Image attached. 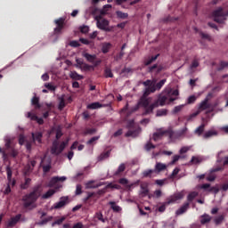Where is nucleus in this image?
Returning <instances> with one entry per match:
<instances>
[{"instance_id":"a211bd4d","label":"nucleus","mask_w":228,"mask_h":228,"mask_svg":"<svg viewBox=\"0 0 228 228\" xmlns=\"http://www.w3.org/2000/svg\"><path fill=\"white\" fill-rule=\"evenodd\" d=\"M63 181H67V177L65 176H53L51 181H50V183L52 185H54L56 184L57 183H63Z\"/></svg>"},{"instance_id":"5701e85b","label":"nucleus","mask_w":228,"mask_h":228,"mask_svg":"<svg viewBox=\"0 0 228 228\" xmlns=\"http://www.w3.org/2000/svg\"><path fill=\"white\" fill-rule=\"evenodd\" d=\"M118 183H119V184H122L123 186H126V188H128L129 190H131V188H133V186H134V183L129 184V180H127L126 178L119 179Z\"/></svg>"},{"instance_id":"1a4fd4ad","label":"nucleus","mask_w":228,"mask_h":228,"mask_svg":"<svg viewBox=\"0 0 228 228\" xmlns=\"http://www.w3.org/2000/svg\"><path fill=\"white\" fill-rule=\"evenodd\" d=\"M22 218V214H18L13 217H11L10 220L7 222V227L12 228L15 227L19 222H20V219Z\"/></svg>"},{"instance_id":"6ab92c4d","label":"nucleus","mask_w":228,"mask_h":228,"mask_svg":"<svg viewBox=\"0 0 228 228\" xmlns=\"http://www.w3.org/2000/svg\"><path fill=\"white\" fill-rule=\"evenodd\" d=\"M205 129H206V124L202 123L200 126H198L194 130V134H197V136H202V134H204Z\"/></svg>"},{"instance_id":"052dcab7","label":"nucleus","mask_w":228,"mask_h":228,"mask_svg":"<svg viewBox=\"0 0 228 228\" xmlns=\"http://www.w3.org/2000/svg\"><path fill=\"white\" fill-rule=\"evenodd\" d=\"M200 35L201 38H203L205 40H211V36H209V34L200 32Z\"/></svg>"},{"instance_id":"7c9ffc66","label":"nucleus","mask_w":228,"mask_h":228,"mask_svg":"<svg viewBox=\"0 0 228 228\" xmlns=\"http://www.w3.org/2000/svg\"><path fill=\"white\" fill-rule=\"evenodd\" d=\"M109 204H110L111 209H113V211H115V213H120V211H122V208L120 207H118V205H117V203H115V201H110Z\"/></svg>"},{"instance_id":"c756f323","label":"nucleus","mask_w":228,"mask_h":228,"mask_svg":"<svg viewBox=\"0 0 228 228\" xmlns=\"http://www.w3.org/2000/svg\"><path fill=\"white\" fill-rule=\"evenodd\" d=\"M53 218L54 217L53 216H47L46 218H44L40 222H38L37 225H47V223L53 222Z\"/></svg>"},{"instance_id":"dca6fc26","label":"nucleus","mask_w":228,"mask_h":228,"mask_svg":"<svg viewBox=\"0 0 228 228\" xmlns=\"http://www.w3.org/2000/svg\"><path fill=\"white\" fill-rule=\"evenodd\" d=\"M82 56L84 58H86V60L89 62V63H94V61H95V60H97V55L95 54H90L88 53H83Z\"/></svg>"},{"instance_id":"20e7f679","label":"nucleus","mask_w":228,"mask_h":228,"mask_svg":"<svg viewBox=\"0 0 228 228\" xmlns=\"http://www.w3.org/2000/svg\"><path fill=\"white\" fill-rule=\"evenodd\" d=\"M168 98L169 96L167 93L166 94H159L158 100L150 105V109L147 110V113H152L154 109L158 108V106H165V103L167 101H168Z\"/></svg>"},{"instance_id":"39448f33","label":"nucleus","mask_w":228,"mask_h":228,"mask_svg":"<svg viewBox=\"0 0 228 228\" xmlns=\"http://www.w3.org/2000/svg\"><path fill=\"white\" fill-rule=\"evenodd\" d=\"M209 108H211V104H209V98H206L205 101H202L200 103V106H199V110L191 114L187 120L190 121L191 120L192 118H195V117H197V115H199L201 111H204L205 110H209Z\"/></svg>"},{"instance_id":"f03ea898","label":"nucleus","mask_w":228,"mask_h":228,"mask_svg":"<svg viewBox=\"0 0 228 228\" xmlns=\"http://www.w3.org/2000/svg\"><path fill=\"white\" fill-rule=\"evenodd\" d=\"M63 136V133L61 132V129L58 128L56 130V135L55 138L56 140L53 142L52 148H51V154L53 156H60L65 151V147L69 145V141H63L60 144V138Z\"/></svg>"},{"instance_id":"9b49d317","label":"nucleus","mask_w":228,"mask_h":228,"mask_svg":"<svg viewBox=\"0 0 228 228\" xmlns=\"http://www.w3.org/2000/svg\"><path fill=\"white\" fill-rule=\"evenodd\" d=\"M184 195L182 192H177L169 198L167 204H174V202H177V200H181Z\"/></svg>"},{"instance_id":"13d9d810","label":"nucleus","mask_w":228,"mask_h":228,"mask_svg":"<svg viewBox=\"0 0 228 228\" xmlns=\"http://www.w3.org/2000/svg\"><path fill=\"white\" fill-rule=\"evenodd\" d=\"M63 108H65V99L61 98L59 102L58 109L60 110V111H61V110H63Z\"/></svg>"},{"instance_id":"f8f14e48","label":"nucleus","mask_w":228,"mask_h":228,"mask_svg":"<svg viewBox=\"0 0 228 228\" xmlns=\"http://www.w3.org/2000/svg\"><path fill=\"white\" fill-rule=\"evenodd\" d=\"M68 198H61V200L55 204H53V209H61V208H65L67 206Z\"/></svg>"},{"instance_id":"5fc2aeb1","label":"nucleus","mask_w":228,"mask_h":228,"mask_svg":"<svg viewBox=\"0 0 228 228\" xmlns=\"http://www.w3.org/2000/svg\"><path fill=\"white\" fill-rule=\"evenodd\" d=\"M145 151H149L151 149H156V145L152 144V142H148L144 146Z\"/></svg>"},{"instance_id":"864d4df0","label":"nucleus","mask_w":228,"mask_h":228,"mask_svg":"<svg viewBox=\"0 0 228 228\" xmlns=\"http://www.w3.org/2000/svg\"><path fill=\"white\" fill-rule=\"evenodd\" d=\"M81 193H83V186L77 184L75 195H81Z\"/></svg>"},{"instance_id":"393cba45","label":"nucleus","mask_w":228,"mask_h":228,"mask_svg":"<svg viewBox=\"0 0 228 228\" xmlns=\"http://www.w3.org/2000/svg\"><path fill=\"white\" fill-rule=\"evenodd\" d=\"M32 105L35 106L36 110H40L42 106L40 105V98L34 96L31 100Z\"/></svg>"},{"instance_id":"69168bd1","label":"nucleus","mask_w":228,"mask_h":228,"mask_svg":"<svg viewBox=\"0 0 228 228\" xmlns=\"http://www.w3.org/2000/svg\"><path fill=\"white\" fill-rule=\"evenodd\" d=\"M99 140V136H94L92 137L88 142L87 145H92V143H94V142H97Z\"/></svg>"},{"instance_id":"6e6552de","label":"nucleus","mask_w":228,"mask_h":228,"mask_svg":"<svg viewBox=\"0 0 228 228\" xmlns=\"http://www.w3.org/2000/svg\"><path fill=\"white\" fill-rule=\"evenodd\" d=\"M56 28L53 29L54 35H61L63 28H65V18H59L54 20Z\"/></svg>"},{"instance_id":"0e129e2a","label":"nucleus","mask_w":228,"mask_h":228,"mask_svg":"<svg viewBox=\"0 0 228 228\" xmlns=\"http://www.w3.org/2000/svg\"><path fill=\"white\" fill-rule=\"evenodd\" d=\"M197 101V97L195 95H191L188 98V104H193Z\"/></svg>"},{"instance_id":"e2e57ef3","label":"nucleus","mask_w":228,"mask_h":228,"mask_svg":"<svg viewBox=\"0 0 228 228\" xmlns=\"http://www.w3.org/2000/svg\"><path fill=\"white\" fill-rule=\"evenodd\" d=\"M7 184H9L12 188L17 184V180L11 178V180H7Z\"/></svg>"},{"instance_id":"b1692460","label":"nucleus","mask_w":228,"mask_h":228,"mask_svg":"<svg viewBox=\"0 0 228 228\" xmlns=\"http://www.w3.org/2000/svg\"><path fill=\"white\" fill-rule=\"evenodd\" d=\"M95 181H89L86 183V188L87 190H92V189H95V188H99L100 186H102L101 183L98 184H94Z\"/></svg>"},{"instance_id":"423d86ee","label":"nucleus","mask_w":228,"mask_h":228,"mask_svg":"<svg viewBox=\"0 0 228 228\" xmlns=\"http://www.w3.org/2000/svg\"><path fill=\"white\" fill-rule=\"evenodd\" d=\"M188 131V128H183L180 131L174 132L173 130H167V136H168L169 140L171 142H175V140H179V138H183L184 134H186V132Z\"/></svg>"},{"instance_id":"de8ad7c7","label":"nucleus","mask_w":228,"mask_h":228,"mask_svg":"<svg viewBox=\"0 0 228 228\" xmlns=\"http://www.w3.org/2000/svg\"><path fill=\"white\" fill-rule=\"evenodd\" d=\"M6 174H7V181H10L12 179V167L10 166L6 167Z\"/></svg>"},{"instance_id":"bf43d9fd","label":"nucleus","mask_w":228,"mask_h":228,"mask_svg":"<svg viewBox=\"0 0 228 228\" xmlns=\"http://www.w3.org/2000/svg\"><path fill=\"white\" fill-rule=\"evenodd\" d=\"M88 31H90V28H88V26H82L80 27V33H84L86 34L88 33Z\"/></svg>"},{"instance_id":"ea45409f","label":"nucleus","mask_w":228,"mask_h":228,"mask_svg":"<svg viewBox=\"0 0 228 228\" xmlns=\"http://www.w3.org/2000/svg\"><path fill=\"white\" fill-rule=\"evenodd\" d=\"M116 15L118 19H127V17H129V14H127V12H123L121 11H117Z\"/></svg>"},{"instance_id":"a18cd8bd","label":"nucleus","mask_w":228,"mask_h":228,"mask_svg":"<svg viewBox=\"0 0 228 228\" xmlns=\"http://www.w3.org/2000/svg\"><path fill=\"white\" fill-rule=\"evenodd\" d=\"M165 83H167V79L160 80L159 83H157L155 85V88L157 90H161V88H163V86L165 85Z\"/></svg>"},{"instance_id":"79ce46f5","label":"nucleus","mask_w":228,"mask_h":228,"mask_svg":"<svg viewBox=\"0 0 228 228\" xmlns=\"http://www.w3.org/2000/svg\"><path fill=\"white\" fill-rule=\"evenodd\" d=\"M31 183L30 178H26L25 183L20 184L21 190H28L29 188V183Z\"/></svg>"},{"instance_id":"4be33fe9","label":"nucleus","mask_w":228,"mask_h":228,"mask_svg":"<svg viewBox=\"0 0 228 228\" xmlns=\"http://www.w3.org/2000/svg\"><path fill=\"white\" fill-rule=\"evenodd\" d=\"M69 77L71 79H75V81H81V79L84 78L83 75H79L77 72L76 71H71L69 73Z\"/></svg>"},{"instance_id":"2eb2a0df","label":"nucleus","mask_w":228,"mask_h":228,"mask_svg":"<svg viewBox=\"0 0 228 228\" xmlns=\"http://www.w3.org/2000/svg\"><path fill=\"white\" fill-rule=\"evenodd\" d=\"M156 174H159L160 172H165L167 170V165L161 162H157L155 165V169H153Z\"/></svg>"},{"instance_id":"0eeeda50","label":"nucleus","mask_w":228,"mask_h":228,"mask_svg":"<svg viewBox=\"0 0 228 228\" xmlns=\"http://www.w3.org/2000/svg\"><path fill=\"white\" fill-rule=\"evenodd\" d=\"M96 26L99 29H102V31H107L110 33V31H112V28H110V21L106 19H102L100 20L96 19Z\"/></svg>"},{"instance_id":"9d476101","label":"nucleus","mask_w":228,"mask_h":228,"mask_svg":"<svg viewBox=\"0 0 228 228\" xmlns=\"http://www.w3.org/2000/svg\"><path fill=\"white\" fill-rule=\"evenodd\" d=\"M44 134L41 132L32 133V143H42Z\"/></svg>"},{"instance_id":"774afa93","label":"nucleus","mask_w":228,"mask_h":228,"mask_svg":"<svg viewBox=\"0 0 228 228\" xmlns=\"http://www.w3.org/2000/svg\"><path fill=\"white\" fill-rule=\"evenodd\" d=\"M72 228H83V223L79 222L73 225Z\"/></svg>"},{"instance_id":"c03bdc74","label":"nucleus","mask_w":228,"mask_h":228,"mask_svg":"<svg viewBox=\"0 0 228 228\" xmlns=\"http://www.w3.org/2000/svg\"><path fill=\"white\" fill-rule=\"evenodd\" d=\"M95 218H97V220H99L100 222H102V224L106 223V219H104L102 212H96Z\"/></svg>"},{"instance_id":"c9c22d12","label":"nucleus","mask_w":228,"mask_h":228,"mask_svg":"<svg viewBox=\"0 0 228 228\" xmlns=\"http://www.w3.org/2000/svg\"><path fill=\"white\" fill-rule=\"evenodd\" d=\"M168 110L167 109H160L157 110L156 117H167Z\"/></svg>"},{"instance_id":"58836bf2","label":"nucleus","mask_w":228,"mask_h":228,"mask_svg":"<svg viewBox=\"0 0 228 228\" xmlns=\"http://www.w3.org/2000/svg\"><path fill=\"white\" fill-rule=\"evenodd\" d=\"M2 192L4 193V195H10L12 193V187L10 186V184H6L3 189H2Z\"/></svg>"},{"instance_id":"f704fd0d","label":"nucleus","mask_w":228,"mask_h":228,"mask_svg":"<svg viewBox=\"0 0 228 228\" xmlns=\"http://www.w3.org/2000/svg\"><path fill=\"white\" fill-rule=\"evenodd\" d=\"M216 134H218L216 131L209 130L204 134L203 137L205 139H208V138H211L212 136H216Z\"/></svg>"},{"instance_id":"e433bc0d","label":"nucleus","mask_w":228,"mask_h":228,"mask_svg":"<svg viewBox=\"0 0 228 228\" xmlns=\"http://www.w3.org/2000/svg\"><path fill=\"white\" fill-rule=\"evenodd\" d=\"M154 169H147V170H144L142 173V177H152V174H154Z\"/></svg>"},{"instance_id":"c85d7f7f","label":"nucleus","mask_w":228,"mask_h":228,"mask_svg":"<svg viewBox=\"0 0 228 228\" xmlns=\"http://www.w3.org/2000/svg\"><path fill=\"white\" fill-rule=\"evenodd\" d=\"M110 49H111V43H103L102 46V53H103V54H106L110 53Z\"/></svg>"},{"instance_id":"aec40b11","label":"nucleus","mask_w":228,"mask_h":228,"mask_svg":"<svg viewBox=\"0 0 228 228\" xmlns=\"http://www.w3.org/2000/svg\"><path fill=\"white\" fill-rule=\"evenodd\" d=\"M167 136V130L166 131H161V132H156L153 134V140L154 142H158V140H161L163 136Z\"/></svg>"},{"instance_id":"603ef678","label":"nucleus","mask_w":228,"mask_h":228,"mask_svg":"<svg viewBox=\"0 0 228 228\" xmlns=\"http://www.w3.org/2000/svg\"><path fill=\"white\" fill-rule=\"evenodd\" d=\"M94 195H95V192H87V196L83 200L85 204L88 203V200H90Z\"/></svg>"},{"instance_id":"8fccbe9b","label":"nucleus","mask_w":228,"mask_h":228,"mask_svg":"<svg viewBox=\"0 0 228 228\" xmlns=\"http://www.w3.org/2000/svg\"><path fill=\"white\" fill-rule=\"evenodd\" d=\"M227 67H228V62L221 61V62L219 63L218 70H224V69H227Z\"/></svg>"},{"instance_id":"4c0bfd02","label":"nucleus","mask_w":228,"mask_h":228,"mask_svg":"<svg viewBox=\"0 0 228 228\" xmlns=\"http://www.w3.org/2000/svg\"><path fill=\"white\" fill-rule=\"evenodd\" d=\"M126 170V164L122 163L119 165L118 170L114 173V175H120L122 172Z\"/></svg>"},{"instance_id":"7ed1b4c3","label":"nucleus","mask_w":228,"mask_h":228,"mask_svg":"<svg viewBox=\"0 0 228 228\" xmlns=\"http://www.w3.org/2000/svg\"><path fill=\"white\" fill-rule=\"evenodd\" d=\"M140 106L144 108V111L142 112V115H151L152 112H147L151 109V98H145L143 96L141 97L138 104H136L134 107L132 108L131 113H134V111H138L140 110Z\"/></svg>"},{"instance_id":"a19ab883","label":"nucleus","mask_w":228,"mask_h":228,"mask_svg":"<svg viewBox=\"0 0 228 228\" xmlns=\"http://www.w3.org/2000/svg\"><path fill=\"white\" fill-rule=\"evenodd\" d=\"M80 69L82 70H85L86 72H90V70H94L93 65L86 64L85 62H84L83 66Z\"/></svg>"},{"instance_id":"ddd939ff","label":"nucleus","mask_w":228,"mask_h":228,"mask_svg":"<svg viewBox=\"0 0 228 228\" xmlns=\"http://www.w3.org/2000/svg\"><path fill=\"white\" fill-rule=\"evenodd\" d=\"M28 118H30V120H34L35 122H37V124H39V126H42L44 124V118H38V116L31 113V112H28Z\"/></svg>"},{"instance_id":"3c124183","label":"nucleus","mask_w":228,"mask_h":228,"mask_svg":"<svg viewBox=\"0 0 228 228\" xmlns=\"http://www.w3.org/2000/svg\"><path fill=\"white\" fill-rule=\"evenodd\" d=\"M168 97H170V95H175V97H177V95H179V90L175 89L174 91H172V89L168 90L167 92Z\"/></svg>"},{"instance_id":"f257e3e1","label":"nucleus","mask_w":228,"mask_h":228,"mask_svg":"<svg viewBox=\"0 0 228 228\" xmlns=\"http://www.w3.org/2000/svg\"><path fill=\"white\" fill-rule=\"evenodd\" d=\"M42 197V185L38 184L33 187L32 191L22 197L23 208L25 209H35L37 200Z\"/></svg>"},{"instance_id":"4468645a","label":"nucleus","mask_w":228,"mask_h":228,"mask_svg":"<svg viewBox=\"0 0 228 228\" xmlns=\"http://www.w3.org/2000/svg\"><path fill=\"white\" fill-rule=\"evenodd\" d=\"M212 218L213 217L211 216H209L208 214H203L200 217V222L201 225H206V224H209V222H211Z\"/></svg>"},{"instance_id":"72a5a7b5","label":"nucleus","mask_w":228,"mask_h":228,"mask_svg":"<svg viewBox=\"0 0 228 228\" xmlns=\"http://www.w3.org/2000/svg\"><path fill=\"white\" fill-rule=\"evenodd\" d=\"M196 197H199V192H197V191H191V192L189 193L188 196H187V200H188V202H193V200H194Z\"/></svg>"},{"instance_id":"2f4dec72","label":"nucleus","mask_w":228,"mask_h":228,"mask_svg":"<svg viewBox=\"0 0 228 228\" xmlns=\"http://www.w3.org/2000/svg\"><path fill=\"white\" fill-rule=\"evenodd\" d=\"M111 154V150H109L105 152H102L99 157H98V161H103V159H107V158Z\"/></svg>"},{"instance_id":"338daca9","label":"nucleus","mask_w":228,"mask_h":228,"mask_svg":"<svg viewBox=\"0 0 228 228\" xmlns=\"http://www.w3.org/2000/svg\"><path fill=\"white\" fill-rule=\"evenodd\" d=\"M220 190H222V191H227V190H228V182L223 183L220 187Z\"/></svg>"},{"instance_id":"473e14b6","label":"nucleus","mask_w":228,"mask_h":228,"mask_svg":"<svg viewBox=\"0 0 228 228\" xmlns=\"http://www.w3.org/2000/svg\"><path fill=\"white\" fill-rule=\"evenodd\" d=\"M159 56V54H157L155 56H152V57H150V58L146 59L144 61V65H146V66L151 65V63H152L153 61H156L158 60Z\"/></svg>"},{"instance_id":"4d7b16f0","label":"nucleus","mask_w":228,"mask_h":228,"mask_svg":"<svg viewBox=\"0 0 228 228\" xmlns=\"http://www.w3.org/2000/svg\"><path fill=\"white\" fill-rule=\"evenodd\" d=\"M9 154L12 156V158H17L19 151H17V150L11 148Z\"/></svg>"},{"instance_id":"cd10ccee","label":"nucleus","mask_w":228,"mask_h":228,"mask_svg":"<svg viewBox=\"0 0 228 228\" xmlns=\"http://www.w3.org/2000/svg\"><path fill=\"white\" fill-rule=\"evenodd\" d=\"M99 108H102V104H101L99 102H95L87 105V110H99Z\"/></svg>"},{"instance_id":"bb28decb","label":"nucleus","mask_w":228,"mask_h":228,"mask_svg":"<svg viewBox=\"0 0 228 228\" xmlns=\"http://www.w3.org/2000/svg\"><path fill=\"white\" fill-rule=\"evenodd\" d=\"M55 193H56V191L50 189L47 192H45L41 196V199L43 200L51 199V197H53V195H54Z\"/></svg>"},{"instance_id":"37998d69","label":"nucleus","mask_w":228,"mask_h":228,"mask_svg":"<svg viewBox=\"0 0 228 228\" xmlns=\"http://www.w3.org/2000/svg\"><path fill=\"white\" fill-rule=\"evenodd\" d=\"M157 69V72H161V70H163V67L159 66L158 64H154L153 66L149 68V72H154V70Z\"/></svg>"},{"instance_id":"680f3d73","label":"nucleus","mask_w":228,"mask_h":228,"mask_svg":"<svg viewBox=\"0 0 228 228\" xmlns=\"http://www.w3.org/2000/svg\"><path fill=\"white\" fill-rule=\"evenodd\" d=\"M97 130L95 128H87L85 132L86 134H94Z\"/></svg>"},{"instance_id":"49530a36","label":"nucleus","mask_w":228,"mask_h":228,"mask_svg":"<svg viewBox=\"0 0 228 228\" xmlns=\"http://www.w3.org/2000/svg\"><path fill=\"white\" fill-rule=\"evenodd\" d=\"M65 222V217H61L60 219H57L55 222L52 223V227H54L55 225H61Z\"/></svg>"},{"instance_id":"f3484780","label":"nucleus","mask_w":228,"mask_h":228,"mask_svg":"<svg viewBox=\"0 0 228 228\" xmlns=\"http://www.w3.org/2000/svg\"><path fill=\"white\" fill-rule=\"evenodd\" d=\"M190 209V202H185L178 210H176V215H183Z\"/></svg>"},{"instance_id":"412c9836","label":"nucleus","mask_w":228,"mask_h":228,"mask_svg":"<svg viewBox=\"0 0 228 228\" xmlns=\"http://www.w3.org/2000/svg\"><path fill=\"white\" fill-rule=\"evenodd\" d=\"M140 134V130L135 129V130H128L127 133L125 134L126 138H129V136H132V138H136Z\"/></svg>"},{"instance_id":"09e8293b","label":"nucleus","mask_w":228,"mask_h":228,"mask_svg":"<svg viewBox=\"0 0 228 228\" xmlns=\"http://www.w3.org/2000/svg\"><path fill=\"white\" fill-rule=\"evenodd\" d=\"M104 76L105 77H113V72H111V69L106 68L104 69Z\"/></svg>"},{"instance_id":"a878e982","label":"nucleus","mask_w":228,"mask_h":228,"mask_svg":"<svg viewBox=\"0 0 228 228\" xmlns=\"http://www.w3.org/2000/svg\"><path fill=\"white\" fill-rule=\"evenodd\" d=\"M224 220H225V216H218L214 218V224L215 225H222V224H224Z\"/></svg>"},{"instance_id":"6e6d98bb","label":"nucleus","mask_w":228,"mask_h":228,"mask_svg":"<svg viewBox=\"0 0 228 228\" xmlns=\"http://www.w3.org/2000/svg\"><path fill=\"white\" fill-rule=\"evenodd\" d=\"M51 171V161H49V164L47 165H43V172H45V174H47V172Z\"/></svg>"}]
</instances>
